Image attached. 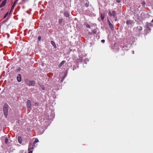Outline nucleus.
<instances>
[{
  "label": "nucleus",
  "mask_w": 153,
  "mask_h": 153,
  "mask_svg": "<svg viewBox=\"0 0 153 153\" xmlns=\"http://www.w3.org/2000/svg\"><path fill=\"white\" fill-rule=\"evenodd\" d=\"M8 105L7 104H5L4 106L3 111L4 115L6 117L7 115Z\"/></svg>",
  "instance_id": "nucleus-1"
},
{
  "label": "nucleus",
  "mask_w": 153,
  "mask_h": 153,
  "mask_svg": "<svg viewBox=\"0 0 153 153\" xmlns=\"http://www.w3.org/2000/svg\"><path fill=\"white\" fill-rule=\"evenodd\" d=\"M26 83L28 85L31 86L34 85L35 83V81L33 80H30L28 79H26L25 80Z\"/></svg>",
  "instance_id": "nucleus-2"
},
{
  "label": "nucleus",
  "mask_w": 153,
  "mask_h": 153,
  "mask_svg": "<svg viewBox=\"0 0 153 153\" xmlns=\"http://www.w3.org/2000/svg\"><path fill=\"white\" fill-rule=\"evenodd\" d=\"M18 0H16L14 2V3L11 8L10 13H12L13 12V11L14 9V7L16 5V4L17 2V1Z\"/></svg>",
  "instance_id": "nucleus-3"
},
{
  "label": "nucleus",
  "mask_w": 153,
  "mask_h": 153,
  "mask_svg": "<svg viewBox=\"0 0 153 153\" xmlns=\"http://www.w3.org/2000/svg\"><path fill=\"white\" fill-rule=\"evenodd\" d=\"M35 146V145L33 144H32L31 143H30L28 145V150H30L33 149L34 146Z\"/></svg>",
  "instance_id": "nucleus-4"
},
{
  "label": "nucleus",
  "mask_w": 153,
  "mask_h": 153,
  "mask_svg": "<svg viewBox=\"0 0 153 153\" xmlns=\"http://www.w3.org/2000/svg\"><path fill=\"white\" fill-rule=\"evenodd\" d=\"M27 105L28 108L30 109H31V103L30 101L29 100H27Z\"/></svg>",
  "instance_id": "nucleus-5"
},
{
  "label": "nucleus",
  "mask_w": 153,
  "mask_h": 153,
  "mask_svg": "<svg viewBox=\"0 0 153 153\" xmlns=\"http://www.w3.org/2000/svg\"><path fill=\"white\" fill-rule=\"evenodd\" d=\"M142 29V27H141L140 26H137V27L134 28V31L137 32L138 30H141Z\"/></svg>",
  "instance_id": "nucleus-6"
},
{
  "label": "nucleus",
  "mask_w": 153,
  "mask_h": 153,
  "mask_svg": "<svg viewBox=\"0 0 153 153\" xmlns=\"http://www.w3.org/2000/svg\"><path fill=\"white\" fill-rule=\"evenodd\" d=\"M134 23V22L132 21L129 20L127 21L126 22V23L127 25H132Z\"/></svg>",
  "instance_id": "nucleus-7"
},
{
  "label": "nucleus",
  "mask_w": 153,
  "mask_h": 153,
  "mask_svg": "<svg viewBox=\"0 0 153 153\" xmlns=\"http://www.w3.org/2000/svg\"><path fill=\"white\" fill-rule=\"evenodd\" d=\"M7 0H4L0 5V8H1L4 6L6 4Z\"/></svg>",
  "instance_id": "nucleus-8"
},
{
  "label": "nucleus",
  "mask_w": 153,
  "mask_h": 153,
  "mask_svg": "<svg viewBox=\"0 0 153 153\" xmlns=\"http://www.w3.org/2000/svg\"><path fill=\"white\" fill-rule=\"evenodd\" d=\"M17 79L18 82H21V75L20 74H19L17 76Z\"/></svg>",
  "instance_id": "nucleus-9"
},
{
  "label": "nucleus",
  "mask_w": 153,
  "mask_h": 153,
  "mask_svg": "<svg viewBox=\"0 0 153 153\" xmlns=\"http://www.w3.org/2000/svg\"><path fill=\"white\" fill-rule=\"evenodd\" d=\"M64 15L66 17H69L70 15L68 13L67 11H65L64 13Z\"/></svg>",
  "instance_id": "nucleus-10"
},
{
  "label": "nucleus",
  "mask_w": 153,
  "mask_h": 153,
  "mask_svg": "<svg viewBox=\"0 0 153 153\" xmlns=\"http://www.w3.org/2000/svg\"><path fill=\"white\" fill-rule=\"evenodd\" d=\"M18 141L20 143L22 142V138L21 136H19L18 138Z\"/></svg>",
  "instance_id": "nucleus-11"
},
{
  "label": "nucleus",
  "mask_w": 153,
  "mask_h": 153,
  "mask_svg": "<svg viewBox=\"0 0 153 153\" xmlns=\"http://www.w3.org/2000/svg\"><path fill=\"white\" fill-rule=\"evenodd\" d=\"M65 62V61L63 60L62 61L59 65V67H61L63 65V64Z\"/></svg>",
  "instance_id": "nucleus-12"
},
{
  "label": "nucleus",
  "mask_w": 153,
  "mask_h": 153,
  "mask_svg": "<svg viewBox=\"0 0 153 153\" xmlns=\"http://www.w3.org/2000/svg\"><path fill=\"white\" fill-rule=\"evenodd\" d=\"M51 44L54 47V48H56V47L55 42L54 41H51Z\"/></svg>",
  "instance_id": "nucleus-13"
},
{
  "label": "nucleus",
  "mask_w": 153,
  "mask_h": 153,
  "mask_svg": "<svg viewBox=\"0 0 153 153\" xmlns=\"http://www.w3.org/2000/svg\"><path fill=\"white\" fill-rule=\"evenodd\" d=\"M101 18L102 20H103L105 17V14L104 13H101Z\"/></svg>",
  "instance_id": "nucleus-14"
},
{
  "label": "nucleus",
  "mask_w": 153,
  "mask_h": 153,
  "mask_svg": "<svg viewBox=\"0 0 153 153\" xmlns=\"http://www.w3.org/2000/svg\"><path fill=\"white\" fill-rule=\"evenodd\" d=\"M108 25L110 27L111 29L113 28V26L111 23L109 21H108Z\"/></svg>",
  "instance_id": "nucleus-15"
},
{
  "label": "nucleus",
  "mask_w": 153,
  "mask_h": 153,
  "mask_svg": "<svg viewBox=\"0 0 153 153\" xmlns=\"http://www.w3.org/2000/svg\"><path fill=\"white\" fill-rule=\"evenodd\" d=\"M39 141V140H38V139H37V138H36L35 140L34 141V142L33 143V144H34V145H35V144L36 143H37V142H38Z\"/></svg>",
  "instance_id": "nucleus-16"
},
{
  "label": "nucleus",
  "mask_w": 153,
  "mask_h": 153,
  "mask_svg": "<svg viewBox=\"0 0 153 153\" xmlns=\"http://www.w3.org/2000/svg\"><path fill=\"white\" fill-rule=\"evenodd\" d=\"M115 15H116V13H115V11H112V16H113L115 17Z\"/></svg>",
  "instance_id": "nucleus-17"
},
{
  "label": "nucleus",
  "mask_w": 153,
  "mask_h": 153,
  "mask_svg": "<svg viewBox=\"0 0 153 153\" xmlns=\"http://www.w3.org/2000/svg\"><path fill=\"white\" fill-rule=\"evenodd\" d=\"M8 13H9L8 12H7L4 15V19L8 15Z\"/></svg>",
  "instance_id": "nucleus-18"
},
{
  "label": "nucleus",
  "mask_w": 153,
  "mask_h": 153,
  "mask_svg": "<svg viewBox=\"0 0 153 153\" xmlns=\"http://www.w3.org/2000/svg\"><path fill=\"white\" fill-rule=\"evenodd\" d=\"M8 141V140L7 138H6L5 139V143H7Z\"/></svg>",
  "instance_id": "nucleus-19"
},
{
  "label": "nucleus",
  "mask_w": 153,
  "mask_h": 153,
  "mask_svg": "<svg viewBox=\"0 0 153 153\" xmlns=\"http://www.w3.org/2000/svg\"><path fill=\"white\" fill-rule=\"evenodd\" d=\"M62 19H59V24H61L62 23Z\"/></svg>",
  "instance_id": "nucleus-20"
},
{
  "label": "nucleus",
  "mask_w": 153,
  "mask_h": 153,
  "mask_svg": "<svg viewBox=\"0 0 153 153\" xmlns=\"http://www.w3.org/2000/svg\"><path fill=\"white\" fill-rule=\"evenodd\" d=\"M86 26L88 28H90L91 27L90 25L87 24H86Z\"/></svg>",
  "instance_id": "nucleus-21"
},
{
  "label": "nucleus",
  "mask_w": 153,
  "mask_h": 153,
  "mask_svg": "<svg viewBox=\"0 0 153 153\" xmlns=\"http://www.w3.org/2000/svg\"><path fill=\"white\" fill-rule=\"evenodd\" d=\"M92 32L96 34L97 32V31L96 30L94 29L92 30Z\"/></svg>",
  "instance_id": "nucleus-22"
},
{
  "label": "nucleus",
  "mask_w": 153,
  "mask_h": 153,
  "mask_svg": "<svg viewBox=\"0 0 153 153\" xmlns=\"http://www.w3.org/2000/svg\"><path fill=\"white\" fill-rule=\"evenodd\" d=\"M108 14L110 16H111L112 15V13H111V11H109L108 12Z\"/></svg>",
  "instance_id": "nucleus-23"
},
{
  "label": "nucleus",
  "mask_w": 153,
  "mask_h": 153,
  "mask_svg": "<svg viewBox=\"0 0 153 153\" xmlns=\"http://www.w3.org/2000/svg\"><path fill=\"white\" fill-rule=\"evenodd\" d=\"M141 4L143 6H144L145 5L146 3L144 1H143L142 2Z\"/></svg>",
  "instance_id": "nucleus-24"
},
{
  "label": "nucleus",
  "mask_w": 153,
  "mask_h": 153,
  "mask_svg": "<svg viewBox=\"0 0 153 153\" xmlns=\"http://www.w3.org/2000/svg\"><path fill=\"white\" fill-rule=\"evenodd\" d=\"M41 36H39L38 37V40L39 41H40L41 39Z\"/></svg>",
  "instance_id": "nucleus-25"
},
{
  "label": "nucleus",
  "mask_w": 153,
  "mask_h": 153,
  "mask_svg": "<svg viewBox=\"0 0 153 153\" xmlns=\"http://www.w3.org/2000/svg\"><path fill=\"white\" fill-rule=\"evenodd\" d=\"M85 6L87 7H88V4L87 3H86V4H85Z\"/></svg>",
  "instance_id": "nucleus-26"
},
{
  "label": "nucleus",
  "mask_w": 153,
  "mask_h": 153,
  "mask_svg": "<svg viewBox=\"0 0 153 153\" xmlns=\"http://www.w3.org/2000/svg\"><path fill=\"white\" fill-rule=\"evenodd\" d=\"M105 40H104V39H102L101 40V42H102V43H104L105 42Z\"/></svg>",
  "instance_id": "nucleus-27"
},
{
  "label": "nucleus",
  "mask_w": 153,
  "mask_h": 153,
  "mask_svg": "<svg viewBox=\"0 0 153 153\" xmlns=\"http://www.w3.org/2000/svg\"><path fill=\"white\" fill-rule=\"evenodd\" d=\"M66 75H65V76H64V77L62 78V81H61V82H63V80L64 79V78H65V76H66Z\"/></svg>",
  "instance_id": "nucleus-28"
},
{
  "label": "nucleus",
  "mask_w": 153,
  "mask_h": 153,
  "mask_svg": "<svg viewBox=\"0 0 153 153\" xmlns=\"http://www.w3.org/2000/svg\"><path fill=\"white\" fill-rule=\"evenodd\" d=\"M116 1L118 2V3H119L120 2V0H116Z\"/></svg>",
  "instance_id": "nucleus-29"
},
{
  "label": "nucleus",
  "mask_w": 153,
  "mask_h": 153,
  "mask_svg": "<svg viewBox=\"0 0 153 153\" xmlns=\"http://www.w3.org/2000/svg\"><path fill=\"white\" fill-rule=\"evenodd\" d=\"M29 152L28 153H32V150H29Z\"/></svg>",
  "instance_id": "nucleus-30"
},
{
  "label": "nucleus",
  "mask_w": 153,
  "mask_h": 153,
  "mask_svg": "<svg viewBox=\"0 0 153 153\" xmlns=\"http://www.w3.org/2000/svg\"><path fill=\"white\" fill-rule=\"evenodd\" d=\"M38 105V104L37 103H36V104H35L36 106Z\"/></svg>",
  "instance_id": "nucleus-31"
},
{
  "label": "nucleus",
  "mask_w": 153,
  "mask_h": 153,
  "mask_svg": "<svg viewBox=\"0 0 153 153\" xmlns=\"http://www.w3.org/2000/svg\"><path fill=\"white\" fill-rule=\"evenodd\" d=\"M42 88L43 89H45V87L43 86V87H42Z\"/></svg>",
  "instance_id": "nucleus-32"
},
{
  "label": "nucleus",
  "mask_w": 153,
  "mask_h": 153,
  "mask_svg": "<svg viewBox=\"0 0 153 153\" xmlns=\"http://www.w3.org/2000/svg\"><path fill=\"white\" fill-rule=\"evenodd\" d=\"M132 53H133V54L134 53V51H132Z\"/></svg>",
  "instance_id": "nucleus-33"
},
{
  "label": "nucleus",
  "mask_w": 153,
  "mask_h": 153,
  "mask_svg": "<svg viewBox=\"0 0 153 153\" xmlns=\"http://www.w3.org/2000/svg\"><path fill=\"white\" fill-rule=\"evenodd\" d=\"M152 22H153V19L152 20Z\"/></svg>",
  "instance_id": "nucleus-34"
},
{
  "label": "nucleus",
  "mask_w": 153,
  "mask_h": 153,
  "mask_svg": "<svg viewBox=\"0 0 153 153\" xmlns=\"http://www.w3.org/2000/svg\"><path fill=\"white\" fill-rule=\"evenodd\" d=\"M22 4V2H21V3H20L19 4Z\"/></svg>",
  "instance_id": "nucleus-35"
},
{
  "label": "nucleus",
  "mask_w": 153,
  "mask_h": 153,
  "mask_svg": "<svg viewBox=\"0 0 153 153\" xmlns=\"http://www.w3.org/2000/svg\"><path fill=\"white\" fill-rule=\"evenodd\" d=\"M2 0H0V2H1V1Z\"/></svg>",
  "instance_id": "nucleus-36"
}]
</instances>
